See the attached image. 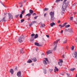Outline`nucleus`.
Wrapping results in <instances>:
<instances>
[{"label":"nucleus","instance_id":"63","mask_svg":"<svg viewBox=\"0 0 77 77\" xmlns=\"http://www.w3.org/2000/svg\"><path fill=\"white\" fill-rule=\"evenodd\" d=\"M28 21H30V18H29L28 19Z\"/></svg>","mask_w":77,"mask_h":77},{"label":"nucleus","instance_id":"14","mask_svg":"<svg viewBox=\"0 0 77 77\" xmlns=\"http://www.w3.org/2000/svg\"><path fill=\"white\" fill-rule=\"evenodd\" d=\"M10 72H11V74H14V69H11L10 71Z\"/></svg>","mask_w":77,"mask_h":77},{"label":"nucleus","instance_id":"1","mask_svg":"<svg viewBox=\"0 0 77 77\" xmlns=\"http://www.w3.org/2000/svg\"><path fill=\"white\" fill-rule=\"evenodd\" d=\"M67 1V0H64L63 2V5L61 9L62 13H63V12H64L65 10H66V8H67V7H68V4H69L68 2H67V3H65Z\"/></svg>","mask_w":77,"mask_h":77},{"label":"nucleus","instance_id":"12","mask_svg":"<svg viewBox=\"0 0 77 77\" xmlns=\"http://www.w3.org/2000/svg\"><path fill=\"white\" fill-rule=\"evenodd\" d=\"M5 18L6 17H5L3 18V19L2 20V22H5V21H6V20L5 19Z\"/></svg>","mask_w":77,"mask_h":77},{"label":"nucleus","instance_id":"64","mask_svg":"<svg viewBox=\"0 0 77 77\" xmlns=\"http://www.w3.org/2000/svg\"><path fill=\"white\" fill-rule=\"evenodd\" d=\"M75 77H77V74L76 75V76Z\"/></svg>","mask_w":77,"mask_h":77},{"label":"nucleus","instance_id":"19","mask_svg":"<svg viewBox=\"0 0 77 77\" xmlns=\"http://www.w3.org/2000/svg\"><path fill=\"white\" fill-rule=\"evenodd\" d=\"M34 39L35 38H34L33 37H31L30 41H34Z\"/></svg>","mask_w":77,"mask_h":77},{"label":"nucleus","instance_id":"34","mask_svg":"<svg viewBox=\"0 0 77 77\" xmlns=\"http://www.w3.org/2000/svg\"><path fill=\"white\" fill-rule=\"evenodd\" d=\"M70 19L71 21H72L73 20V17H70Z\"/></svg>","mask_w":77,"mask_h":77},{"label":"nucleus","instance_id":"9","mask_svg":"<svg viewBox=\"0 0 77 77\" xmlns=\"http://www.w3.org/2000/svg\"><path fill=\"white\" fill-rule=\"evenodd\" d=\"M46 53L48 55V54H51V53H52V51L51 50H48V51H47L46 52Z\"/></svg>","mask_w":77,"mask_h":77},{"label":"nucleus","instance_id":"53","mask_svg":"<svg viewBox=\"0 0 77 77\" xmlns=\"http://www.w3.org/2000/svg\"><path fill=\"white\" fill-rule=\"evenodd\" d=\"M36 14L35 13H34L32 14V15L33 16H34V15H36Z\"/></svg>","mask_w":77,"mask_h":77},{"label":"nucleus","instance_id":"8","mask_svg":"<svg viewBox=\"0 0 77 77\" xmlns=\"http://www.w3.org/2000/svg\"><path fill=\"white\" fill-rule=\"evenodd\" d=\"M21 72H18L17 73V75L20 77L21 76Z\"/></svg>","mask_w":77,"mask_h":77},{"label":"nucleus","instance_id":"39","mask_svg":"<svg viewBox=\"0 0 77 77\" xmlns=\"http://www.w3.org/2000/svg\"><path fill=\"white\" fill-rule=\"evenodd\" d=\"M25 11V10H23V11L21 13L22 14H24V12Z\"/></svg>","mask_w":77,"mask_h":77},{"label":"nucleus","instance_id":"37","mask_svg":"<svg viewBox=\"0 0 77 77\" xmlns=\"http://www.w3.org/2000/svg\"><path fill=\"white\" fill-rule=\"evenodd\" d=\"M23 17V14H21L20 15V18H22Z\"/></svg>","mask_w":77,"mask_h":77},{"label":"nucleus","instance_id":"23","mask_svg":"<svg viewBox=\"0 0 77 77\" xmlns=\"http://www.w3.org/2000/svg\"><path fill=\"white\" fill-rule=\"evenodd\" d=\"M31 62H32V61L30 59H29L27 61L28 63H31Z\"/></svg>","mask_w":77,"mask_h":77},{"label":"nucleus","instance_id":"20","mask_svg":"<svg viewBox=\"0 0 77 77\" xmlns=\"http://www.w3.org/2000/svg\"><path fill=\"white\" fill-rule=\"evenodd\" d=\"M38 37V34H36L35 35V36L34 37V39L37 38Z\"/></svg>","mask_w":77,"mask_h":77},{"label":"nucleus","instance_id":"27","mask_svg":"<svg viewBox=\"0 0 77 77\" xmlns=\"http://www.w3.org/2000/svg\"><path fill=\"white\" fill-rule=\"evenodd\" d=\"M70 26V25H66L65 27L66 28H68V27H69Z\"/></svg>","mask_w":77,"mask_h":77},{"label":"nucleus","instance_id":"17","mask_svg":"<svg viewBox=\"0 0 77 77\" xmlns=\"http://www.w3.org/2000/svg\"><path fill=\"white\" fill-rule=\"evenodd\" d=\"M29 12L30 14H32L33 13V11L31 9L29 10Z\"/></svg>","mask_w":77,"mask_h":77},{"label":"nucleus","instance_id":"59","mask_svg":"<svg viewBox=\"0 0 77 77\" xmlns=\"http://www.w3.org/2000/svg\"><path fill=\"white\" fill-rule=\"evenodd\" d=\"M26 2H27V0H25L24 1V3H26Z\"/></svg>","mask_w":77,"mask_h":77},{"label":"nucleus","instance_id":"32","mask_svg":"<svg viewBox=\"0 0 77 77\" xmlns=\"http://www.w3.org/2000/svg\"><path fill=\"white\" fill-rule=\"evenodd\" d=\"M49 71H50V72H52V71H53V69L52 68L50 69Z\"/></svg>","mask_w":77,"mask_h":77},{"label":"nucleus","instance_id":"22","mask_svg":"<svg viewBox=\"0 0 77 77\" xmlns=\"http://www.w3.org/2000/svg\"><path fill=\"white\" fill-rule=\"evenodd\" d=\"M26 16H28L29 17L31 16V14L30 13H28L26 15Z\"/></svg>","mask_w":77,"mask_h":77},{"label":"nucleus","instance_id":"49","mask_svg":"<svg viewBox=\"0 0 77 77\" xmlns=\"http://www.w3.org/2000/svg\"><path fill=\"white\" fill-rule=\"evenodd\" d=\"M64 24L65 26V25H66V24H67V22H65Z\"/></svg>","mask_w":77,"mask_h":77},{"label":"nucleus","instance_id":"5","mask_svg":"<svg viewBox=\"0 0 77 77\" xmlns=\"http://www.w3.org/2000/svg\"><path fill=\"white\" fill-rule=\"evenodd\" d=\"M50 15L51 17H54V12H51L50 13Z\"/></svg>","mask_w":77,"mask_h":77},{"label":"nucleus","instance_id":"52","mask_svg":"<svg viewBox=\"0 0 77 77\" xmlns=\"http://www.w3.org/2000/svg\"><path fill=\"white\" fill-rule=\"evenodd\" d=\"M66 49H67V50H68V47L66 46Z\"/></svg>","mask_w":77,"mask_h":77},{"label":"nucleus","instance_id":"43","mask_svg":"<svg viewBox=\"0 0 77 77\" xmlns=\"http://www.w3.org/2000/svg\"><path fill=\"white\" fill-rule=\"evenodd\" d=\"M32 24H32V23H31V24H29V26L30 27L32 26Z\"/></svg>","mask_w":77,"mask_h":77},{"label":"nucleus","instance_id":"25","mask_svg":"<svg viewBox=\"0 0 77 77\" xmlns=\"http://www.w3.org/2000/svg\"><path fill=\"white\" fill-rule=\"evenodd\" d=\"M48 8H45L44 9V11H48Z\"/></svg>","mask_w":77,"mask_h":77},{"label":"nucleus","instance_id":"30","mask_svg":"<svg viewBox=\"0 0 77 77\" xmlns=\"http://www.w3.org/2000/svg\"><path fill=\"white\" fill-rule=\"evenodd\" d=\"M36 23V21H33L31 23H32V24H35Z\"/></svg>","mask_w":77,"mask_h":77},{"label":"nucleus","instance_id":"21","mask_svg":"<svg viewBox=\"0 0 77 77\" xmlns=\"http://www.w3.org/2000/svg\"><path fill=\"white\" fill-rule=\"evenodd\" d=\"M20 52V53H24V51H23V49H22L21 50Z\"/></svg>","mask_w":77,"mask_h":77},{"label":"nucleus","instance_id":"46","mask_svg":"<svg viewBox=\"0 0 77 77\" xmlns=\"http://www.w3.org/2000/svg\"><path fill=\"white\" fill-rule=\"evenodd\" d=\"M45 59L47 62H48V59H47V58H45Z\"/></svg>","mask_w":77,"mask_h":77},{"label":"nucleus","instance_id":"7","mask_svg":"<svg viewBox=\"0 0 77 77\" xmlns=\"http://www.w3.org/2000/svg\"><path fill=\"white\" fill-rule=\"evenodd\" d=\"M67 31L70 33H72L73 32V30H72V28L69 29L67 30Z\"/></svg>","mask_w":77,"mask_h":77},{"label":"nucleus","instance_id":"2","mask_svg":"<svg viewBox=\"0 0 77 77\" xmlns=\"http://www.w3.org/2000/svg\"><path fill=\"white\" fill-rule=\"evenodd\" d=\"M59 40L58 39L56 41V42H54V44L53 45H55V47L53 48V50L54 51L56 50V47H57V43L58 42H59Z\"/></svg>","mask_w":77,"mask_h":77},{"label":"nucleus","instance_id":"40","mask_svg":"<svg viewBox=\"0 0 77 77\" xmlns=\"http://www.w3.org/2000/svg\"><path fill=\"white\" fill-rule=\"evenodd\" d=\"M35 34H32L31 35V36H35Z\"/></svg>","mask_w":77,"mask_h":77},{"label":"nucleus","instance_id":"55","mask_svg":"<svg viewBox=\"0 0 77 77\" xmlns=\"http://www.w3.org/2000/svg\"><path fill=\"white\" fill-rule=\"evenodd\" d=\"M18 16H19V15H16L15 17H18Z\"/></svg>","mask_w":77,"mask_h":77},{"label":"nucleus","instance_id":"24","mask_svg":"<svg viewBox=\"0 0 77 77\" xmlns=\"http://www.w3.org/2000/svg\"><path fill=\"white\" fill-rule=\"evenodd\" d=\"M51 20L52 21L54 20V16H51Z\"/></svg>","mask_w":77,"mask_h":77},{"label":"nucleus","instance_id":"50","mask_svg":"<svg viewBox=\"0 0 77 77\" xmlns=\"http://www.w3.org/2000/svg\"><path fill=\"white\" fill-rule=\"evenodd\" d=\"M46 36L47 37V38H49V35H46Z\"/></svg>","mask_w":77,"mask_h":77},{"label":"nucleus","instance_id":"3","mask_svg":"<svg viewBox=\"0 0 77 77\" xmlns=\"http://www.w3.org/2000/svg\"><path fill=\"white\" fill-rule=\"evenodd\" d=\"M23 39L24 36L22 35L21 36H20L19 38H18V41L19 42H20V43H21L22 42H23Z\"/></svg>","mask_w":77,"mask_h":77},{"label":"nucleus","instance_id":"35","mask_svg":"<svg viewBox=\"0 0 77 77\" xmlns=\"http://www.w3.org/2000/svg\"><path fill=\"white\" fill-rule=\"evenodd\" d=\"M64 73H65V72H61L60 73V74L61 75H64Z\"/></svg>","mask_w":77,"mask_h":77},{"label":"nucleus","instance_id":"45","mask_svg":"<svg viewBox=\"0 0 77 77\" xmlns=\"http://www.w3.org/2000/svg\"><path fill=\"white\" fill-rule=\"evenodd\" d=\"M75 23L77 24V19H76V20L75 21Z\"/></svg>","mask_w":77,"mask_h":77},{"label":"nucleus","instance_id":"31","mask_svg":"<svg viewBox=\"0 0 77 77\" xmlns=\"http://www.w3.org/2000/svg\"><path fill=\"white\" fill-rule=\"evenodd\" d=\"M43 70L44 71V73L45 74H47V72L46 71V70H45V69H44Z\"/></svg>","mask_w":77,"mask_h":77},{"label":"nucleus","instance_id":"33","mask_svg":"<svg viewBox=\"0 0 77 77\" xmlns=\"http://www.w3.org/2000/svg\"><path fill=\"white\" fill-rule=\"evenodd\" d=\"M70 69L71 71H74V70H75V68L71 69Z\"/></svg>","mask_w":77,"mask_h":77},{"label":"nucleus","instance_id":"44","mask_svg":"<svg viewBox=\"0 0 77 77\" xmlns=\"http://www.w3.org/2000/svg\"><path fill=\"white\" fill-rule=\"evenodd\" d=\"M66 43V40L64 41L63 42V44H65Z\"/></svg>","mask_w":77,"mask_h":77},{"label":"nucleus","instance_id":"26","mask_svg":"<svg viewBox=\"0 0 77 77\" xmlns=\"http://www.w3.org/2000/svg\"><path fill=\"white\" fill-rule=\"evenodd\" d=\"M62 63H61V62H58V64L60 65V66H62Z\"/></svg>","mask_w":77,"mask_h":77},{"label":"nucleus","instance_id":"51","mask_svg":"<svg viewBox=\"0 0 77 77\" xmlns=\"http://www.w3.org/2000/svg\"><path fill=\"white\" fill-rule=\"evenodd\" d=\"M65 26V25L64 24H63V25L62 26V27H64Z\"/></svg>","mask_w":77,"mask_h":77},{"label":"nucleus","instance_id":"42","mask_svg":"<svg viewBox=\"0 0 77 77\" xmlns=\"http://www.w3.org/2000/svg\"><path fill=\"white\" fill-rule=\"evenodd\" d=\"M66 74L67 75V76H68V77H69V75H70L68 73H66Z\"/></svg>","mask_w":77,"mask_h":77},{"label":"nucleus","instance_id":"28","mask_svg":"<svg viewBox=\"0 0 77 77\" xmlns=\"http://www.w3.org/2000/svg\"><path fill=\"white\" fill-rule=\"evenodd\" d=\"M60 62H61V63H63V60L62 59H60L59 60Z\"/></svg>","mask_w":77,"mask_h":77},{"label":"nucleus","instance_id":"6","mask_svg":"<svg viewBox=\"0 0 77 77\" xmlns=\"http://www.w3.org/2000/svg\"><path fill=\"white\" fill-rule=\"evenodd\" d=\"M34 44L35 45H36V46H38V47H41L42 46V45H39L38 43L35 42L34 43Z\"/></svg>","mask_w":77,"mask_h":77},{"label":"nucleus","instance_id":"13","mask_svg":"<svg viewBox=\"0 0 77 77\" xmlns=\"http://www.w3.org/2000/svg\"><path fill=\"white\" fill-rule=\"evenodd\" d=\"M55 23H54L53 22L51 23L50 25L51 27H53V26H54V25H55Z\"/></svg>","mask_w":77,"mask_h":77},{"label":"nucleus","instance_id":"4","mask_svg":"<svg viewBox=\"0 0 77 77\" xmlns=\"http://www.w3.org/2000/svg\"><path fill=\"white\" fill-rule=\"evenodd\" d=\"M73 56L75 58H77V52L75 51L72 54Z\"/></svg>","mask_w":77,"mask_h":77},{"label":"nucleus","instance_id":"60","mask_svg":"<svg viewBox=\"0 0 77 77\" xmlns=\"http://www.w3.org/2000/svg\"><path fill=\"white\" fill-rule=\"evenodd\" d=\"M7 14V13H4V14L5 15H6Z\"/></svg>","mask_w":77,"mask_h":77},{"label":"nucleus","instance_id":"48","mask_svg":"<svg viewBox=\"0 0 77 77\" xmlns=\"http://www.w3.org/2000/svg\"><path fill=\"white\" fill-rule=\"evenodd\" d=\"M46 15H47V14L45 13V14H44V17H46Z\"/></svg>","mask_w":77,"mask_h":77},{"label":"nucleus","instance_id":"11","mask_svg":"<svg viewBox=\"0 0 77 77\" xmlns=\"http://www.w3.org/2000/svg\"><path fill=\"white\" fill-rule=\"evenodd\" d=\"M56 71H59V69L57 68V67H55V69H54V72H56Z\"/></svg>","mask_w":77,"mask_h":77},{"label":"nucleus","instance_id":"36","mask_svg":"<svg viewBox=\"0 0 77 77\" xmlns=\"http://www.w3.org/2000/svg\"><path fill=\"white\" fill-rule=\"evenodd\" d=\"M24 20L22 19L21 20V23H23V22H24Z\"/></svg>","mask_w":77,"mask_h":77},{"label":"nucleus","instance_id":"62","mask_svg":"<svg viewBox=\"0 0 77 77\" xmlns=\"http://www.w3.org/2000/svg\"><path fill=\"white\" fill-rule=\"evenodd\" d=\"M42 55H43V56H44V53H42Z\"/></svg>","mask_w":77,"mask_h":77},{"label":"nucleus","instance_id":"58","mask_svg":"<svg viewBox=\"0 0 77 77\" xmlns=\"http://www.w3.org/2000/svg\"><path fill=\"white\" fill-rule=\"evenodd\" d=\"M15 69V71H17V68L16 67Z\"/></svg>","mask_w":77,"mask_h":77},{"label":"nucleus","instance_id":"61","mask_svg":"<svg viewBox=\"0 0 77 77\" xmlns=\"http://www.w3.org/2000/svg\"><path fill=\"white\" fill-rule=\"evenodd\" d=\"M32 66H34V64H33V63H32Z\"/></svg>","mask_w":77,"mask_h":77},{"label":"nucleus","instance_id":"18","mask_svg":"<svg viewBox=\"0 0 77 77\" xmlns=\"http://www.w3.org/2000/svg\"><path fill=\"white\" fill-rule=\"evenodd\" d=\"M41 25L40 27H45V25L44 24L41 23Z\"/></svg>","mask_w":77,"mask_h":77},{"label":"nucleus","instance_id":"10","mask_svg":"<svg viewBox=\"0 0 77 77\" xmlns=\"http://www.w3.org/2000/svg\"><path fill=\"white\" fill-rule=\"evenodd\" d=\"M8 14L9 15V18H10V19H12V18H13L12 15L10 13H8Z\"/></svg>","mask_w":77,"mask_h":77},{"label":"nucleus","instance_id":"38","mask_svg":"<svg viewBox=\"0 0 77 77\" xmlns=\"http://www.w3.org/2000/svg\"><path fill=\"white\" fill-rule=\"evenodd\" d=\"M60 1V0H56V3H58V2H59Z\"/></svg>","mask_w":77,"mask_h":77},{"label":"nucleus","instance_id":"57","mask_svg":"<svg viewBox=\"0 0 77 77\" xmlns=\"http://www.w3.org/2000/svg\"><path fill=\"white\" fill-rule=\"evenodd\" d=\"M57 23H60V20H59L57 21Z\"/></svg>","mask_w":77,"mask_h":77},{"label":"nucleus","instance_id":"47","mask_svg":"<svg viewBox=\"0 0 77 77\" xmlns=\"http://www.w3.org/2000/svg\"><path fill=\"white\" fill-rule=\"evenodd\" d=\"M62 57L63 58H65V55H62Z\"/></svg>","mask_w":77,"mask_h":77},{"label":"nucleus","instance_id":"56","mask_svg":"<svg viewBox=\"0 0 77 77\" xmlns=\"http://www.w3.org/2000/svg\"><path fill=\"white\" fill-rule=\"evenodd\" d=\"M59 26H60L61 27H62V24H60L59 25Z\"/></svg>","mask_w":77,"mask_h":77},{"label":"nucleus","instance_id":"16","mask_svg":"<svg viewBox=\"0 0 77 77\" xmlns=\"http://www.w3.org/2000/svg\"><path fill=\"white\" fill-rule=\"evenodd\" d=\"M43 63L45 64V65H47V61L45 60H43Z\"/></svg>","mask_w":77,"mask_h":77},{"label":"nucleus","instance_id":"54","mask_svg":"<svg viewBox=\"0 0 77 77\" xmlns=\"http://www.w3.org/2000/svg\"><path fill=\"white\" fill-rule=\"evenodd\" d=\"M61 33H63V30H62L60 32Z\"/></svg>","mask_w":77,"mask_h":77},{"label":"nucleus","instance_id":"41","mask_svg":"<svg viewBox=\"0 0 77 77\" xmlns=\"http://www.w3.org/2000/svg\"><path fill=\"white\" fill-rule=\"evenodd\" d=\"M38 16H35V17H34V19H37V18H38Z\"/></svg>","mask_w":77,"mask_h":77},{"label":"nucleus","instance_id":"15","mask_svg":"<svg viewBox=\"0 0 77 77\" xmlns=\"http://www.w3.org/2000/svg\"><path fill=\"white\" fill-rule=\"evenodd\" d=\"M31 60H33L34 62H36V60H37L36 58L35 57H34V58H32Z\"/></svg>","mask_w":77,"mask_h":77},{"label":"nucleus","instance_id":"29","mask_svg":"<svg viewBox=\"0 0 77 77\" xmlns=\"http://www.w3.org/2000/svg\"><path fill=\"white\" fill-rule=\"evenodd\" d=\"M72 50H74V46H72L71 48Z\"/></svg>","mask_w":77,"mask_h":77}]
</instances>
